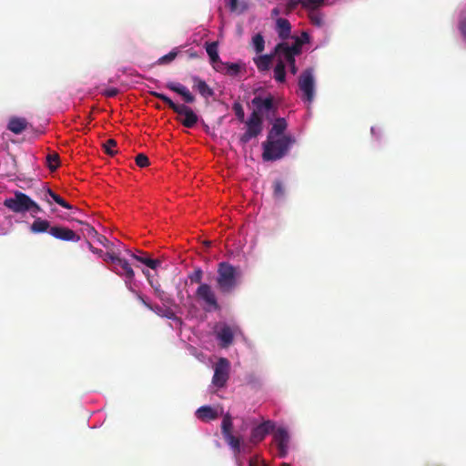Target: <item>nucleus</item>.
Returning <instances> with one entry per match:
<instances>
[{
  "mask_svg": "<svg viewBox=\"0 0 466 466\" xmlns=\"http://www.w3.org/2000/svg\"><path fill=\"white\" fill-rule=\"evenodd\" d=\"M232 109L240 122H244L245 120V113L242 105L239 102H235L232 106Z\"/></svg>",
  "mask_w": 466,
  "mask_h": 466,
  "instance_id": "58836bf2",
  "label": "nucleus"
},
{
  "mask_svg": "<svg viewBox=\"0 0 466 466\" xmlns=\"http://www.w3.org/2000/svg\"><path fill=\"white\" fill-rule=\"evenodd\" d=\"M237 327H231L228 324H222L216 332L217 339L219 340L221 348L229 347L234 340V335L237 331Z\"/></svg>",
  "mask_w": 466,
  "mask_h": 466,
  "instance_id": "ddd939ff",
  "label": "nucleus"
},
{
  "mask_svg": "<svg viewBox=\"0 0 466 466\" xmlns=\"http://www.w3.org/2000/svg\"><path fill=\"white\" fill-rule=\"evenodd\" d=\"M47 166L50 170H56L59 166V156L56 153L48 154L46 156Z\"/></svg>",
  "mask_w": 466,
  "mask_h": 466,
  "instance_id": "473e14b6",
  "label": "nucleus"
},
{
  "mask_svg": "<svg viewBox=\"0 0 466 466\" xmlns=\"http://www.w3.org/2000/svg\"><path fill=\"white\" fill-rule=\"evenodd\" d=\"M106 262H111L113 263L114 265H116V263L117 262V260L120 258L118 256L113 254V253H109V252H106V253H104L102 254V256H100Z\"/></svg>",
  "mask_w": 466,
  "mask_h": 466,
  "instance_id": "49530a36",
  "label": "nucleus"
},
{
  "mask_svg": "<svg viewBox=\"0 0 466 466\" xmlns=\"http://www.w3.org/2000/svg\"><path fill=\"white\" fill-rule=\"evenodd\" d=\"M277 27L279 36L282 39H286L289 36L291 32V25L289 20L285 18L277 19Z\"/></svg>",
  "mask_w": 466,
  "mask_h": 466,
  "instance_id": "b1692460",
  "label": "nucleus"
},
{
  "mask_svg": "<svg viewBox=\"0 0 466 466\" xmlns=\"http://www.w3.org/2000/svg\"><path fill=\"white\" fill-rule=\"evenodd\" d=\"M177 52L175 50H172L168 54L161 56L157 60V64H159V65L168 64V63L172 62L177 57Z\"/></svg>",
  "mask_w": 466,
  "mask_h": 466,
  "instance_id": "ea45409f",
  "label": "nucleus"
},
{
  "mask_svg": "<svg viewBox=\"0 0 466 466\" xmlns=\"http://www.w3.org/2000/svg\"><path fill=\"white\" fill-rule=\"evenodd\" d=\"M188 279L192 283H198L200 285V283H203V270L200 268H196L193 272L188 274Z\"/></svg>",
  "mask_w": 466,
  "mask_h": 466,
  "instance_id": "c9c22d12",
  "label": "nucleus"
},
{
  "mask_svg": "<svg viewBox=\"0 0 466 466\" xmlns=\"http://www.w3.org/2000/svg\"><path fill=\"white\" fill-rule=\"evenodd\" d=\"M279 56H283L285 58V60L287 61V63L290 66V72L295 75L297 73V67H296V60H295V56H292V54L289 53V51L287 52V54H280L279 55Z\"/></svg>",
  "mask_w": 466,
  "mask_h": 466,
  "instance_id": "4c0bfd02",
  "label": "nucleus"
},
{
  "mask_svg": "<svg viewBox=\"0 0 466 466\" xmlns=\"http://www.w3.org/2000/svg\"><path fill=\"white\" fill-rule=\"evenodd\" d=\"M4 206L15 213H25L27 211L39 213L42 211L38 204L21 191H15L14 197L5 198Z\"/></svg>",
  "mask_w": 466,
  "mask_h": 466,
  "instance_id": "20e7f679",
  "label": "nucleus"
},
{
  "mask_svg": "<svg viewBox=\"0 0 466 466\" xmlns=\"http://www.w3.org/2000/svg\"><path fill=\"white\" fill-rule=\"evenodd\" d=\"M309 20L312 25L321 27L323 25V18L319 13L315 11H309Z\"/></svg>",
  "mask_w": 466,
  "mask_h": 466,
  "instance_id": "e433bc0d",
  "label": "nucleus"
},
{
  "mask_svg": "<svg viewBox=\"0 0 466 466\" xmlns=\"http://www.w3.org/2000/svg\"><path fill=\"white\" fill-rule=\"evenodd\" d=\"M273 196L277 199H281L285 196V187L282 181L277 179L273 182Z\"/></svg>",
  "mask_w": 466,
  "mask_h": 466,
  "instance_id": "c85d7f7f",
  "label": "nucleus"
},
{
  "mask_svg": "<svg viewBox=\"0 0 466 466\" xmlns=\"http://www.w3.org/2000/svg\"><path fill=\"white\" fill-rule=\"evenodd\" d=\"M206 51L210 58V62L213 65V67L216 70H218V68L216 66V64L220 62V58H219L218 51V43L217 42L207 43Z\"/></svg>",
  "mask_w": 466,
  "mask_h": 466,
  "instance_id": "4be33fe9",
  "label": "nucleus"
},
{
  "mask_svg": "<svg viewBox=\"0 0 466 466\" xmlns=\"http://www.w3.org/2000/svg\"><path fill=\"white\" fill-rule=\"evenodd\" d=\"M273 439L278 447V455L280 458L287 456L289 451V435L286 429L278 428L274 434Z\"/></svg>",
  "mask_w": 466,
  "mask_h": 466,
  "instance_id": "9d476101",
  "label": "nucleus"
},
{
  "mask_svg": "<svg viewBox=\"0 0 466 466\" xmlns=\"http://www.w3.org/2000/svg\"><path fill=\"white\" fill-rule=\"evenodd\" d=\"M230 363L226 358H220L215 365L212 383L217 388H223L229 378Z\"/></svg>",
  "mask_w": 466,
  "mask_h": 466,
  "instance_id": "6e6552de",
  "label": "nucleus"
},
{
  "mask_svg": "<svg viewBox=\"0 0 466 466\" xmlns=\"http://www.w3.org/2000/svg\"><path fill=\"white\" fill-rule=\"evenodd\" d=\"M302 36H303V39H308L309 38V35H308L307 33H303Z\"/></svg>",
  "mask_w": 466,
  "mask_h": 466,
  "instance_id": "4d7b16f0",
  "label": "nucleus"
},
{
  "mask_svg": "<svg viewBox=\"0 0 466 466\" xmlns=\"http://www.w3.org/2000/svg\"><path fill=\"white\" fill-rule=\"evenodd\" d=\"M96 239L98 243H100L105 248H109L112 246V242L108 240L105 236L97 233V235L94 238Z\"/></svg>",
  "mask_w": 466,
  "mask_h": 466,
  "instance_id": "de8ad7c7",
  "label": "nucleus"
},
{
  "mask_svg": "<svg viewBox=\"0 0 466 466\" xmlns=\"http://www.w3.org/2000/svg\"><path fill=\"white\" fill-rule=\"evenodd\" d=\"M301 46H302V41L300 39H296L295 43L289 46L288 43L282 42L276 46L275 47V53L277 55L280 54H287L289 53L292 54V56H297L301 52Z\"/></svg>",
  "mask_w": 466,
  "mask_h": 466,
  "instance_id": "dca6fc26",
  "label": "nucleus"
},
{
  "mask_svg": "<svg viewBox=\"0 0 466 466\" xmlns=\"http://www.w3.org/2000/svg\"><path fill=\"white\" fill-rule=\"evenodd\" d=\"M136 164L140 167H146L149 165V159L145 154H138L136 157Z\"/></svg>",
  "mask_w": 466,
  "mask_h": 466,
  "instance_id": "c03bdc74",
  "label": "nucleus"
},
{
  "mask_svg": "<svg viewBox=\"0 0 466 466\" xmlns=\"http://www.w3.org/2000/svg\"><path fill=\"white\" fill-rule=\"evenodd\" d=\"M174 316V313L170 312V314L167 315V318L171 319Z\"/></svg>",
  "mask_w": 466,
  "mask_h": 466,
  "instance_id": "13d9d810",
  "label": "nucleus"
},
{
  "mask_svg": "<svg viewBox=\"0 0 466 466\" xmlns=\"http://www.w3.org/2000/svg\"><path fill=\"white\" fill-rule=\"evenodd\" d=\"M251 103L255 106L252 113H257L258 116H261L265 113H275L278 108V106L275 104L274 97L271 95H268L266 97L256 96L252 99Z\"/></svg>",
  "mask_w": 466,
  "mask_h": 466,
  "instance_id": "1a4fd4ad",
  "label": "nucleus"
},
{
  "mask_svg": "<svg viewBox=\"0 0 466 466\" xmlns=\"http://www.w3.org/2000/svg\"><path fill=\"white\" fill-rule=\"evenodd\" d=\"M86 245H87V247H88V248H89V250H90L91 252H93L94 254L98 255L99 257H100V256H102L103 251H102L101 249H98V248H94V247L92 246V244H91L88 240H86Z\"/></svg>",
  "mask_w": 466,
  "mask_h": 466,
  "instance_id": "8fccbe9b",
  "label": "nucleus"
},
{
  "mask_svg": "<svg viewBox=\"0 0 466 466\" xmlns=\"http://www.w3.org/2000/svg\"><path fill=\"white\" fill-rule=\"evenodd\" d=\"M371 133L374 134V127H371Z\"/></svg>",
  "mask_w": 466,
  "mask_h": 466,
  "instance_id": "bf43d9fd",
  "label": "nucleus"
},
{
  "mask_svg": "<svg viewBox=\"0 0 466 466\" xmlns=\"http://www.w3.org/2000/svg\"><path fill=\"white\" fill-rule=\"evenodd\" d=\"M116 266H119L122 271H120L116 267H115L112 270L119 276H125L126 282L131 283L135 278V272L127 260L120 258L116 263Z\"/></svg>",
  "mask_w": 466,
  "mask_h": 466,
  "instance_id": "2eb2a0df",
  "label": "nucleus"
},
{
  "mask_svg": "<svg viewBox=\"0 0 466 466\" xmlns=\"http://www.w3.org/2000/svg\"><path fill=\"white\" fill-rule=\"evenodd\" d=\"M281 13L280 9L279 7H275L271 11L272 16H277Z\"/></svg>",
  "mask_w": 466,
  "mask_h": 466,
  "instance_id": "603ef678",
  "label": "nucleus"
},
{
  "mask_svg": "<svg viewBox=\"0 0 466 466\" xmlns=\"http://www.w3.org/2000/svg\"><path fill=\"white\" fill-rule=\"evenodd\" d=\"M241 273L239 268L232 264L222 261L218 264L216 287L221 295L234 292L239 283Z\"/></svg>",
  "mask_w": 466,
  "mask_h": 466,
  "instance_id": "f257e3e1",
  "label": "nucleus"
},
{
  "mask_svg": "<svg viewBox=\"0 0 466 466\" xmlns=\"http://www.w3.org/2000/svg\"><path fill=\"white\" fill-rule=\"evenodd\" d=\"M166 87L181 96L185 103L192 104L196 100L188 88L179 83L167 82Z\"/></svg>",
  "mask_w": 466,
  "mask_h": 466,
  "instance_id": "4468645a",
  "label": "nucleus"
},
{
  "mask_svg": "<svg viewBox=\"0 0 466 466\" xmlns=\"http://www.w3.org/2000/svg\"><path fill=\"white\" fill-rule=\"evenodd\" d=\"M299 87L303 93V99L311 103L315 96V80L312 69L304 70L299 78Z\"/></svg>",
  "mask_w": 466,
  "mask_h": 466,
  "instance_id": "0eeeda50",
  "label": "nucleus"
},
{
  "mask_svg": "<svg viewBox=\"0 0 466 466\" xmlns=\"http://www.w3.org/2000/svg\"><path fill=\"white\" fill-rule=\"evenodd\" d=\"M301 5L303 7V0H289L287 4L285 5V9L283 13L285 15H289L291 12H293L299 5Z\"/></svg>",
  "mask_w": 466,
  "mask_h": 466,
  "instance_id": "72a5a7b5",
  "label": "nucleus"
},
{
  "mask_svg": "<svg viewBox=\"0 0 466 466\" xmlns=\"http://www.w3.org/2000/svg\"><path fill=\"white\" fill-rule=\"evenodd\" d=\"M193 87L196 88L199 94L208 98L214 95V91L208 85L198 76H192Z\"/></svg>",
  "mask_w": 466,
  "mask_h": 466,
  "instance_id": "a211bd4d",
  "label": "nucleus"
},
{
  "mask_svg": "<svg viewBox=\"0 0 466 466\" xmlns=\"http://www.w3.org/2000/svg\"><path fill=\"white\" fill-rule=\"evenodd\" d=\"M142 263L150 268L151 269H156L161 265L160 259H153L151 258H145L142 260Z\"/></svg>",
  "mask_w": 466,
  "mask_h": 466,
  "instance_id": "a18cd8bd",
  "label": "nucleus"
},
{
  "mask_svg": "<svg viewBox=\"0 0 466 466\" xmlns=\"http://www.w3.org/2000/svg\"><path fill=\"white\" fill-rule=\"evenodd\" d=\"M143 273L147 277V279H149V271L148 270L143 269Z\"/></svg>",
  "mask_w": 466,
  "mask_h": 466,
  "instance_id": "6e6d98bb",
  "label": "nucleus"
},
{
  "mask_svg": "<svg viewBox=\"0 0 466 466\" xmlns=\"http://www.w3.org/2000/svg\"><path fill=\"white\" fill-rule=\"evenodd\" d=\"M252 42L257 53H261L264 50L265 41L260 34L254 35Z\"/></svg>",
  "mask_w": 466,
  "mask_h": 466,
  "instance_id": "f704fd0d",
  "label": "nucleus"
},
{
  "mask_svg": "<svg viewBox=\"0 0 466 466\" xmlns=\"http://www.w3.org/2000/svg\"><path fill=\"white\" fill-rule=\"evenodd\" d=\"M247 130L241 135L239 140L245 145L252 138L257 137L263 129V118L258 116L257 113H251L248 119L246 121Z\"/></svg>",
  "mask_w": 466,
  "mask_h": 466,
  "instance_id": "423d86ee",
  "label": "nucleus"
},
{
  "mask_svg": "<svg viewBox=\"0 0 466 466\" xmlns=\"http://www.w3.org/2000/svg\"><path fill=\"white\" fill-rule=\"evenodd\" d=\"M275 429V423L271 420H266L257 427L253 428L250 433V442L257 444L263 441L265 437Z\"/></svg>",
  "mask_w": 466,
  "mask_h": 466,
  "instance_id": "9b49d317",
  "label": "nucleus"
},
{
  "mask_svg": "<svg viewBox=\"0 0 466 466\" xmlns=\"http://www.w3.org/2000/svg\"><path fill=\"white\" fill-rule=\"evenodd\" d=\"M249 466H258V464L255 460L252 459L249 461Z\"/></svg>",
  "mask_w": 466,
  "mask_h": 466,
  "instance_id": "864d4df0",
  "label": "nucleus"
},
{
  "mask_svg": "<svg viewBox=\"0 0 466 466\" xmlns=\"http://www.w3.org/2000/svg\"><path fill=\"white\" fill-rule=\"evenodd\" d=\"M27 127V121L23 117H12L10 118L7 128L15 134H21Z\"/></svg>",
  "mask_w": 466,
  "mask_h": 466,
  "instance_id": "6ab92c4d",
  "label": "nucleus"
},
{
  "mask_svg": "<svg viewBox=\"0 0 466 466\" xmlns=\"http://www.w3.org/2000/svg\"><path fill=\"white\" fill-rule=\"evenodd\" d=\"M296 143L294 137L283 135L279 138H268L262 143V158L264 161H276L284 157L291 146Z\"/></svg>",
  "mask_w": 466,
  "mask_h": 466,
  "instance_id": "f03ea898",
  "label": "nucleus"
},
{
  "mask_svg": "<svg viewBox=\"0 0 466 466\" xmlns=\"http://www.w3.org/2000/svg\"><path fill=\"white\" fill-rule=\"evenodd\" d=\"M119 90L116 87H110L102 92V95L106 97H114L117 96Z\"/></svg>",
  "mask_w": 466,
  "mask_h": 466,
  "instance_id": "09e8293b",
  "label": "nucleus"
},
{
  "mask_svg": "<svg viewBox=\"0 0 466 466\" xmlns=\"http://www.w3.org/2000/svg\"><path fill=\"white\" fill-rule=\"evenodd\" d=\"M149 93L154 97H157L164 103H166L168 106V107L177 115L184 116V118L179 119V121L185 127L192 128L198 123V116L189 106L186 105L176 104L167 96L162 93H158L156 91H150Z\"/></svg>",
  "mask_w": 466,
  "mask_h": 466,
  "instance_id": "7ed1b4c3",
  "label": "nucleus"
},
{
  "mask_svg": "<svg viewBox=\"0 0 466 466\" xmlns=\"http://www.w3.org/2000/svg\"><path fill=\"white\" fill-rule=\"evenodd\" d=\"M40 194H41V198L43 200L46 201L48 204H51L50 200L48 199V198L50 197L56 203H57L61 207H63V208H65L66 209H72L73 208L72 205H70L68 202L64 200L59 195L55 193L50 188H46V189L41 190Z\"/></svg>",
  "mask_w": 466,
  "mask_h": 466,
  "instance_id": "f3484780",
  "label": "nucleus"
},
{
  "mask_svg": "<svg viewBox=\"0 0 466 466\" xmlns=\"http://www.w3.org/2000/svg\"><path fill=\"white\" fill-rule=\"evenodd\" d=\"M142 301H143V304H144L146 307H147V308H148V309H153V308H152V306H151L150 304H148L147 302H146L144 299H142Z\"/></svg>",
  "mask_w": 466,
  "mask_h": 466,
  "instance_id": "5fc2aeb1",
  "label": "nucleus"
},
{
  "mask_svg": "<svg viewBox=\"0 0 466 466\" xmlns=\"http://www.w3.org/2000/svg\"><path fill=\"white\" fill-rule=\"evenodd\" d=\"M272 57V55H263L254 59L255 65L257 66L258 71L268 70L271 65Z\"/></svg>",
  "mask_w": 466,
  "mask_h": 466,
  "instance_id": "393cba45",
  "label": "nucleus"
},
{
  "mask_svg": "<svg viewBox=\"0 0 466 466\" xmlns=\"http://www.w3.org/2000/svg\"><path fill=\"white\" fill-rule=\"evenodd\" d=\"M116 147V141L113 138L107 139L106 142L103 143V148L105 152L111 157L115 156L117 153V151L115 149Z\"/></svg>",
  "mask_w": 466,
  "mask_h": 466,
  "instance_id": "2f4dec72",
  "label": "nucleus"
},
{
  "mask_svg": "<svg viewBox=\"0 0 466 466\" xmlns=\"http://www.w3.org/2000/svg\"><path fill=\"white\" fill-rule=\"evenodd\" d=\"M76 221L82 225L81 232L85 237L95 238L97 235L98 232L88 223L83 222L81 220Z\"/></svg>",
  "mask_w": 466,
  "mask_h": 466,
  "instance_id": "c756f323",
  "label": "nucleus"
},
{
  "mask_svg": "<svg viewBox=\"0 0 466 466\" xmlns=\"http://www.w3.org/2000/svg\"><path fill=\"white\" fill-rule=\"evenodd\" d=\"M130 256H131L134 259H136L137 261H139V262H141V263H142V260H145V258H148V257H147V256H146V255H145V256H138V255H137V254H135V253H131V254H130Z\"/></svg>",
  "mask_w": 466,
  "mask_h": 466,
  "instance_id": "3c124183",
  "label": "nucleus"
},
{
  "mask_svg": "<svg viewBox=\"0 0 466 466\" xmlns=\"http://www.w3.org/2000/svg\"><path fill=\"white\" fill-rule=\"evenodd\" d=\"M325 0H303V8L309 11H316L322 6Z\"/></svg>",
  "mask_w": 466,
  "mask_h": 466,
  "instance_id": "7c9ffc66",
  "label": "nucleus"
},
{
  "mask_svg": "<svg viewBox=\"0 0 466 466\" xmlns=\"http://www.w3.org/2000/svg\"><path fill=\"white\" fill-rule=\"evenodd\" d=\"M225 66L227 67V74H228L230 76H236L240 71V66H239L238 64H236V63H226Z\"/></svg>",
  "mask_w": 466,
  "mask_h": 466,
  "instance_id": "37998d69",
  "label": "nucleus"
},
{
  "mask_svg": "<svg viewBox=\"0 0 466 466\" xmlns=\"http://www.w3.org/2000/svg\"><path fill=\"white\" fill-rule=\"evenodd\" d=\"M274 78L277 82L283 83L286 80V70H285V64L279 58V62L277 63L275 68H274Z\"/></svg>",
  "mask_w": 466,
  "mask_h": 466,
  "instance_id": "a878e982",
  "label": "nucleus"
},
{
  "mask_svg": "<svg viewBox=\"0 0 466 466\" xmlns=\"http://www.w3.org/2000/svg\"><path fill=\"white\" fill-rule=\"evenodd\" d=\"M50 228L49 221L42 219L41 218H36L31 224L30 230L32 233L39 234L49 231Z\"/></svg>",
  "mask_w": 466,
  "mask_h": 466,
  "instance_id": "5701e85b",
  "label": "nucleus"
},
{
  "mask_svg": "<svg viewBox=\"0 0 466 466\" xmlns=\"http://www.w3.org/2000/svg\"><path fill=\"white\" fill-rule=\"evenodd\" d=\"M228 6L229 7L231 12H243L247 9L246 5H238V0H228Z\"/></svg>",
  "mask_w": 466,
  "mask_h": 466,
  "instance_id": "a19ab883",
  "label": "nucleus"
},
{
  "mask_svg": "<svg viewBox=\"0 0 466 466\" xmlns=\"http://www.w3.org/2000/svg\"><path fill=\"white\" fill-rule=\"evenodd\" d=\"M459 30L466 41V9L462 11L459 22Z\"/></svg>",
  "mask_w": 466,
  "mask_h": 466,
  "instance_id": "79ce46f5",
  "label": "nucleus"
},
{
  "mask_svg": "<svg viewBox=\"0 0 466 466\" xmlns=\"http://www.w3.org/2000/svg\"><path fill=\"white\" fill-rule=\"evenodd\" d=\"M196 297L204 303V309L207 311H217L220 309L216 293L210 285L207 283H200L196 290Z\"/></svg>",
  "mask_w": 466,
  "mask_h": 466,
  "instance_id": "39448f33",
  "label": "nucleus"
},
{
  "mask_svg": "<svg viewBox=\"0 0 466 466\" xmlns=\"http://www.w3.org/2000/svg\"><path fill=\"white\" fill-rule=\"evenodd\" d=\"M226 442L233 450L235 454L240 452V439L234 436L232 433L223 436Z\"/></svg>",
  "mask_w": 466,
  "mask_h": 466,
  "instance_id": "bb28decb",
  "label": "nucleus"
},
{
  "mask_svg": "<svg viewBox=\"0 0 466 466\" xmlns=\"http://www.w3.org/2000/svg\"><path fill=\"white\" fill-rule=\"evenodd\" d=\"M232 428H233L232 417L230 416L229 413H227L224 415L222 423H221L222 435L225 436V435L232 433Z\"/></svg>",
  "mask_w": 466,
  "mask_h": 466,
  "instance_id": "cd10ccee",
  "label": "nucleus"
},
{
  "mask_svg": "<svg viewBox=\"0 0 466 466\" xmlns=\"http://www.w3.org/2000/svg\"><path fill=\"white\" fill-rule=\"evenodd\" d=\"M196 414L198 419L202 421L213 420L218 417L217 410L211 408L210 406L200 407L199 409H198Z\"/></svg>",
  "mask_w": 466,
  "mask_h": 466,
  "instance_id": "aec40b11",
  "label": "nucleus"
},
{
  "mask_svg": "<svg viewBox=\"0 0 466 466\" xmlns=\"http://www.w3.org/2000/svg\"><path fill=\"white\" fill-rule=\"evenodd\" d=\"M287 126L288 125L285 118H277L273 123L270 131L268 132V138H273L276 137L283 136V133L286 130Z\"/></svg>",
  "mask_w": 466,
  "mask_h": 466,
  "instance_id": "412c9836",
  "label": "nucleus"
},
{
  "mask_svg": "<svg viewBox=\"0 0 466 466\" xmlns=\"http://www.w3.org/2000/svg\"><path fill=\"white\" fill-rule=\"evenodd\" d=\"M48 232L52 237L59 240L73 242H77L80 240L79 235H77L74 230L66 227L54 226L50 228Z\"/></svg>",
  "mask_w": 466,
  "mask_h": 466,
  "instance_id": "f8f14e48",
  "label": "nucleus"
}]
</instances>
